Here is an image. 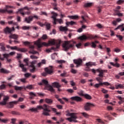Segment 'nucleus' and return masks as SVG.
<instances>
[{"label": "nucleus", "instance_id": "nucleus-19", "mask_svg": "<svg viewBox=\"0 0 124 124\" xmlns=\"http://www.w3.org/2000/svg\"><path fill=\"white\" fill-rule=\"evenodd\" d=\"M118 61L119 60L116 58L114 60L115 63H114V62H110V64H111V65H112V66H115V67H120V66H121V64L118 63Z\"/></svg>", "mask_w": 124, "mask_h": 124}, {"label": "nucleus", "instance_id": "nucleus-23", "mask_svg": "<svg viewBox=\"0 0 124 124\" xmlns=\"http://www.w3.org/2000/svg\"><path fill=\"white\" fill-rule=\"evenodd\" d=\"M38 85H39V86H43V85H45L46 86V87H48V86H49L48 81L46 79L42 80V82H39L38 83Z\"/></svg>", "mask_w": 124, "mask_h": 124}, {"label": "nucleus", "instance_id": "nucleus-43", "mask_svg": "<svg viewBox=\"0 0 124 124\" xmlns=\"http://www.w3.org/2000/svg\"><path fill=\"white\" fill-rule=\"evenodd\" d=\"M81 115H82L84 118H89V117H90V115H89V114L86 112H82Z\"/></svg>", "mask_w": 124, "mask_h": 124}, {"label": "nucleus", "instance_id": "nucleus-22", "mask_svg": "<svg viewBox=\"0 0 124 124\" xmlns=\"http://www.w3.org/2000/svg\"><path fill=\"white\" fill-rule=\"evenodd\" d=\"M57 63H59L60 65L58 66V68H63V66H62V63H64L65 61L64 60H57L56 61Z\"/></svg>", "mask_w": 124, "mask_h": 124}, {"label": "nucleus", "instance_id": "nucleus-59", "mask_svg": "<svg viewBox=\"0 0 124 124\" xmlns=\"http://www.w3.org/2000/svg\"><path fill=\"white\" fill-rule=\"evenodd\" d=\"M30 71L31 73H34V72H35V71H36L35 67V68H32V69H30Z\"/></svg>", "mask_w": 124, "mask_h": 124}, {"label": "nucleus", "instance_id": "nucleus-53", "mask_svg": "<svg viewBox=\"0 0 124 124\" xmlns=\"http://www.w3.org/2000/svg\"><path fill=\"white\" fill-rule=\"evenodd\" d=\"M30 58L32 60H37V59H38V57H37L36 56H34V55H31L30 56Z\"/></svg>", "mask_w": 124, "mask_h": 124}, {"label": "nucleus", "instance_id": "nucleus-31", "mask_svg": "<svg viewBox=\"0 0 124 124\" xmlns=\"http://www.w3.org/2000/svg\"><path fill=\"white\" fill-rule=\"evenodd\" d=\"M14 88L16 91H22L24 87L23 86L19 87L17 86H14Z\"/></svg>", "mask_w": 124, "mask_h": 124}, {"label": "nucleus", "instance_id": "nucleus-55", "mask_svg": "<svg viewBox=\"0 0 124 124\" xmlns=\"http://www.w3.org/2000/svg\"><path fill=\"white\" fill-rule=\"evenodd\" d=\"M96 121L97 123H98V124H104V122H103V121H102V120L100 119H97Z\"/></svg>", "mask_w": 124, "mask_h": 124}, {"label": "nucleus", "instance_id": "nucleus-1", "mask_svg": "<svg viewBox=\"0 0 124 124\" xmlns=\"http://www.w3.org/2000/svg\"><path fill=\"white\" fill-rule=\"evenodd\" d=\"M42 109L43 110L42 115L44 116H50V112H51V110L49 109V106L46 105V104H44L43 106H37V108H32L29 109L30 111H31V112H37L38 110H41Z\"/></svg>", "mask_w": 124, "mask_h": 124}, {"label": "nucleus", "instance_id": "nucleus-50", "mask_svg": "<svg viewBox=\"0 0 124 124\" xmlns=\"http://www.w3.org/2000/svg\"><path fill=\"white\" fill-rule=\"evenodd\" d=\"M102 78H103V77H99L96 78V80H97L99 83H102L101 81H102Z\"/></svg>", "mask_w": 124, "mask_h": 124}, {"label": "nucleus", "instance_id": "nucleus-5", "mask_svg": "<svg viewBox=\"0 0 124 124\" xmlns=\"http://www.w3.org/2000/svg\"><path fill=\"white\" fill-rule=\"evenodd\" d=\"M24 45H29V47L30 49L29 51V54H33V55H35L36 54H38V52L34 51L33 48H34V46L31 44V43L28 41H25L23 42Z\"/></svg>", "mask_w": 124, "mask_h": 124}, {"label": "nucleus", "instance_id": "nucleus-14", "mask_svg": "<svg viewBox=\"0 0 124 124\" xmlns=\"http://www.w3.org/2000/svg\"><path fill=\"white\" fill-rule=\"evenodd\" d=\"M11 49L12 50H16V51H18V52H22L23 53L27 52V49L25 48H18L16 46H11Z\"/></svg>", "mask_w": 124, "mask_h": 124}, {"label": "nucleus", "instance_id": "nucleus-40", "mask_svg": "<svg viewBox=\"0 0 124 124\" xmlns=\"http://www.w3.org/2000/svg\"><path fill=\"white\" fill-rule=\"evenodd\" d=\"M93 4V3H86L84 4L85 7H91Z\"/></svg>", "mask_w": 124, "mask_h": 124}, {"label": "nucleus", "instance_id": "nucleus-29", "mask_svg": "<svg viewBox=\"0 0 124 124\" xmlns=\"http://www.w3.org/2000/svg\"><path fill=\"white\" fill-rule=\"evenodd\" d=\"M19 67H21L22 69L23 72H26L27 71V68L25 67V65L24 64H21V61H19Z\"/></svg>", "mask_w": 124, "mask_h": 124}, {"label": "nucleus", "instance_id": "nucleus-37", "mask_svg": "<svg viewBox=\"0 0 124 124\" xmlns=\"http://www.w3.org/2000/svg\"><path fill=\"white\" fill-rule=\"evenodd\" d=\"M100 86H102V82H100L99 83H96L93 85V87L96 88V89H98Z\"/></svg>", "mask_w": 124, "mask_h": 124}, {"label": "nucleus", "instance_id": "nucleus-12", "mask_svg": "<svg viewBox=\"0 0 124 124\" xmlns=\"http://www.w3.org/2000/svg\"><path fill=\"white\" fill-rule=\"evenodd\" d=\"M45 72H46L47 74H49V75H51L54 73V68H53V66H50L49 67H46L45 68Z\"/></svg>", "mask_w": 124, "mask_h": 124}, {"label": "nucleus", "instance_id": "nucleus-34", "mask_svg": "<svg viewBox=\"0 0 124 124\" xmlns=\"http://www.w3.org/2000/svg\"><path fill=\"white\" fill-rule=\"evenodd\" d=\"M67 27H60V31H67Z\"/></svg>", "mask_w": 124, "mask_h": 124}, {"label": "nucleus", "instance_id": "nucleus-7", "mask_svg": "<svg viewBox=\"0 0 124 124\" xmlns=\"http://www.w3.org/2000/svg\"><path fill=\"white\" fill-rule=\"evenodd\" d=\"M62 41L60 40H53L49 41V44H51V45H56V47H55V49H59L60 48V46H61V43Z\"/></svg>", "mask_w": 124, "mask_h": 124}, {"label": "nucleus", "instance_id": "nucleus-42", "mask_svg": "<svg viewBox=\"0 0 124 124\" xmlns=\"http://www.w3.org/2000/svg\"><path fill=\"white\" fill-rule=\"evenodd\" d=\"M84 97H85L86 99H92V96H91L89 94H85Z\"/></svg>", "mask_w": 124, "mask_h": 124}, {"label": "nucleus", "instance_id": "nucleus-52", "mask_svg": "<svg viewBox=\"0 0 124 124\" xmlns=\"http://www.w3.org/2000/svg\"><path fill=\"white\" fill-rule=\"evenodd\" d=\"M4 59H6L7 60L8 58H9L10 54H3Z\"/></svg>", "mask_w": 124, "mask_h": 124}, {"label": "nucleus", "instance_id": "nucleus-4", "mask_svg": "<svg viewBox=\"0 0 124 124\" xmlns=\"http://www.w3.org/2000/svg\"><path fill=\"white\" fill-rule=\"evenodd\" d=\"M30 9H32V8H29L26 6L19 9L18 11L20 14H21L24 16L26 15H30L31 14Z\"/></svg>", "mask_w": 124, "mask_h": 124}, {"label": "nucleus", "instance_id": "nucleus-24", "mask_svg": "<svg viewBox=\"0 0 124 124\" xmlns=\"http://www.w3.org/2000/svg\"><path fill=\"white\" fill-rule=\"evenodd\" d=\"M0 48L1 49L0 51L2 52H4L5 51V44L4 43H0Z\"/></svg>", "mask_w": 124, "mask_h": 124}, {"label": "nucleus", "instance_id": "nucleus-6", "mask_svg": "<svg viewBox=\"0 0 124 124\" xmlns=\"http://www.w3.org/2000/svg\"><path fill=\"white\" fill-rule=\"evenodd\" d=\"M92 72L93 73H96V72H98L99 74L98 75V76L99 77H103L104 75V73H106L107 72V70H102L100 68L97 69L96 70H95L94 69H91Z\"/></svg>", "mask_w": 124, "mask_h": 124}, {"label": "nucleus", "instance_id": "nucleus-39", "mask_svg": "<svg viewBox=\"0 0 124 124\" xmlns=\"http://www.w3.org/2000/svg\"><path fill=\"white\" fill-rule=\"evenodd\" d=\"M8 24H9V25H14L15 26H18V23L17 22H14L13 20L8 21Z\"/></svg>", "mask_w": 124, "mask_h": 124}, {"label": "nucleus", "instance_id": "nucleus-32", "mask_svg": "<svg viewBox=\"0 0 124 124\" xmlns=\"http://www.w3.org/2000/svg\"><path fill=\"white\" fill-rule=\"evenodd\" d=\"M66 26H74V25H76V22L74 21H70V22H66Z\"/></svg>", "mask_w": 124, "mask_h": 124}, {"label": "nucleus", "instance_id": "nucleus-48", "mask_svg": "<svg viewBox=\"0 0 124 124\" xmlns=\"http://www.w3.org/2000/svg\"><path fill=\"white\" fill-rule=\"evenodd\" d=\"M77 48H81V47H82V46H83V43H79L78 44H77L76 45Z\"/></svg>", "mask_w": 124, "mask_h": 124}, {"label": "nucleus", "instance_id": "nucleus-3", "mask_svg": "<svg viewBox=\"0 0 124 124\" xmlns=\"http://www.w3.org/2000/svg\"><path fill=\"white\" fill-rule=\"evenodd\" d=\"M67 116H68L69 117H71L69 118H68L66 119L67 121L70 122V123H72V122H74V123H77V121L76 120V119L77 118V116H76V114L77 113H70L69 111H67Z\"/></svg>", "mask_w": 124, "mask_h": 124}, {"label": "nucleus", "instance_id": "nucleus-17", "mask_svg": "<svg viewBox=\"0 0 124 124\" xmlns=\"http://www.w3.org/2000/svg\"><path fill=\"white\" fill-rule=\"evenodd\" d=\"M7 8H12L11 6H6V8L5 9H0V12L1 13H5V12H7V13H9V14H11V13H13V11L12 10H9L8 11L7 10Z\"/></svg>", "mask_w": 124, "mask_h": 124}, {"label": "nucleus", "instance_id": "nucleus-10", "mask_svg": "<svg viewBox=\"0 0 124 124\" xmlns=\"http://www.w3.org/2000/svg\"><path fill=\"white\" fill-rule=\"evenodd\" d=\"M86 65L87 67L85 69V70L86 71H90V67L92 66H96L97 65V64L95 62H88L86 63Z\"/></svg>", "mask_w": 124, "mask_h": 124}, {"label": "nucleus", "instance_id": "nucleus-16", "mask_svg": "<svg viewBox=\"0 0 124 124\" xmlns=\"http://www.w3.org/2000/svg\"><path fill=\"white\" fill-rule=\"evenodd\" d=\"M15 31V28H14V27H12V28H10L8 27H6L3 30V31L6 34V33H11V32L13 31Z\"/></svg>", "mask_w": 124, "mask_h": 124}, {"label": "nucleus", "instance_id": "nucleus-54", "mask_svg": "<svg viewBox=\"0 0 124 124\" xmlns=\"http://www.w3.org/2000/svg\"><path fill=\"white\" fill-rule=\"evenodd\" d=\"M79 95L80 96H85V94H84V91H80L79 93H78Z\"/></svg>", "mask_w": 124, "mask_h": 124}, {"label": "nucleus", "instance_id": "nucleus-60", "mask_svg": "<svg viewBox=\"0 0 124 124\" xmlns=\"http://www.w3.org/2000/svg\"><path fill=\"white\" fill-rule=\"evenodd\" d=\"M71 72L73 73V74H76V73H77V70H74L73 68H72L71 70Z\"/></svg>", "mask_w": 124, "mask_h": 124}, {"label": "nucleus", "instance_id": "nucleus-28", "mask_svg": "<svg viewBox=\"0 0 124 124\" xmlns=\"http://www.w3.org/2000/svg\"><path fill=\"white\" fill-rule=\"evenodd\" d=\"M29 94L30 95L29 99H33L34 96H36V94L35 93H33V92H30Z\"/></svg>", "mask_w": 124, "mask_h": 124}, {"label": "nucleus", "instance_id": "nucleus-64", "mask_svg": "<svg viewBox=\"0 0 124 124\" xmlns=\"http://www.w3.org/2000/svg\"><path fill=\"white\" fill-rule=\"evenodd\" d=\"M87 80L85 79H82L80 80L81 84H86Z\"/></svg>", "mask_w": 124, "mask_h": 124}, {"label": "nucleus", "instance_id": "nucleus-2", "mask_svg": "<svg viewBox=\"0 0 124 124\" xmlns=\"http://www.w3.org/2000/svg\"><path fill=\"white\" fill-rule=\"evenodd\" d=\"M74 44H76V42L70 41H65L62 45L64 50L68 51L70 48H73L74 47Z\"/></svg>", "mask_w": 124, "mask_h": 124}, {"label": "nucleus", "instance_id": "nucleus-58", "mask_svg": "<svg viewBox=\"0 0 124 124\" xmlns=\"http://www.w3.org/2000/svg\"><path fill=\"white\" fill-rule=\"evenodd\" d=\"M66 92L69 93H74V91L71 89L66 90Z\"/></svg>", "mask_w": 124, "mask_h": 124}, {"label": "nucleus", "instance_id": "nucleus-15", "mask_svg": "<svg viewBox=\"0 0 124 124\" xmlns=\"http://www.w3.org/2000/svg\"><path fill=\"white\" fill-rule=\"evenodd\" d=\"M17 103H18V102L15 101L10 102L7 104L6 107L7 108H9L10 109L14 108V105H16Z\"/></svg>", "mask_w": 124, "mask_h": 124}, {"label": "nucleus", "instance_id": "nucleus-25", "mask_svg": "<svg viewBox=\"0 0 124 124\" xmlns=\"http://www.w3.org/2000/svg\"><path fill=\"white\" fill-rule=\"evenodd\" d=\"M0 73H4V74H8V73H10V71L4 68H1L0 69Z\"/></svg>", "mask_w": 124, "mask_h": 124}, {"label": "nucleus", "instance_id": "nucleus-44", "mask_svg": "<svg viewBox=\"0 0 124 124\" xmlns=\"http://www.w3.org/2000/svg\"><path fill=\"white\" fill-rule=\"evenodd\" d=\"M51 50H57L56 49V48L54 47H52L51 48H48L47 49H46V52H47V53H50L51 52Z\"/></svg>", "mask_w": 124, "mask_h": 124}, {"label": "nucleus", "instance_id": "nucleus-61", "mask_svg": "<svg viewBox=\"0 0 124 124\" xmlns=\"http://www.w3.org/2000/svg\"><path fill=\"white\" fill-rule=\"evenodd\" d=\"M24 76L26 78H28V77H30V76H31V74L27 73H26V74H24Z\"/></svg>", "mask_w": 124, "mask_h": 124}, {"label": "nucleus", "instance_id": "nucleus-62", "mask_svg": "<svg viewBox=\"0 0 124 124\" xmlns=\"http://www.w3.org/2000/svg\"><path fill=\"white\" fill-rule=\"evenodd\" d=\"M0 105H7L6 101H3L2 102H0Z\"/></svg>", "mask_w": 124, "mask_h": 124}, {"label": "nucleus", "instance_id": "nucleus-9", "mask_svg": "<svg viewBox=\"0 0 124 124\" xmlns=\"http://www.w3.org/2000/svg\"><path fill=\"white\" fill-rule=\"evenodd\" d=\"M97 37V36L95 35H87L86 36L85 35H83L82 36H80L78 37V39H80V40H87V39H94V38H96Z\"/></svg>", "mask_w": 124, "mask_h": 124}, {"label": "nucleus", "instance_id": "nucleus-63", "mask_svg": "<svg viewBox=\"0 0 124 124\" xmlns=\"http://www.w3.org/2000/svg\"><path fill=\"white\" fill-rule=\"evenodd\" d=\"M101 92L103 93H108V91L105 90L104 88H102Z\"/></svg>", "mask_w": 124, "mask_h": 124}, {"label": "nucleus", "instance_id": "nucleus-11", "mask_svg": "<svg viewBox=\"0 0 124 124\" xmlns=\"http://www.w3.org/2000/svg\"><path fill=\"white\" fill-rule=\"evenodd\" d=\"M92 107H94V105L91 103L87 102L84 105V109L85 111H91V108Z\"/></svg>", "mask_w": 124, "mask_h": 124}, {"label": "nucleus", "instance_id": "nucleus-38", "mask_svg": "<svg viewBox=\"0 0 124 124\" xmlns=\"http://www.w3.org/2000/svg\"><path fill=\"white\" fill-rule=\"evenodd\" d=\"M46 103H48V104H52V103H53V100L46 98Z\"/></svg>", "mask_w": 124, "mask_h": 124}, {"label": "nucleus", "instance_id": "nucleus-36", "mask_svg": "<svg viewBox=\"0 0 124 124\" xmlns=\"http://www.w3.org/2000/svg\"><path fill=\"white\" fill-rule=\"evenodd\" d=\"M115 87L117 90H118L119 88H120V89H122V88H124V86L123 84H119V83L118 84V85H116Z\"/></svg>", "mask_w": 124, "mask_h": 124}, {"label": "nucleus", "instance_id": "nucleus-57", "mask_svg": "<svg viewBox=\"0 0 124 124\" xmlns=\"http://www.w3.org/2000/svg\"><path fill=\"white\" fill-rule=\"evenodd\" d=\"M31 29V27L30 26H23L22 27V29L24 30L25 31L27 30H30Z\"/></svg>", "mask_w": 124, "mask_h": 124}, {"label": "nucleus", "instance_id": "nucleus-51", "mask_svg": "<svg viewBox=\"0 0 124 124\" xmlns=\"http://www.w3.org/2000/svg\"><path fill=\"white\" fill-rule=\"evenodd\" d=\"M51 109V110L53 111V112H54V113H57V109L54 108H52L51 107H50L48 106V109Z\"/></svg>", "mask_w": 124, "mask_h": 124}, {"label": "nucleus", "instance_id": "nucleus-27", "mask_svg": "<svg viewBox=\"0 0 124 124\" xmlns=\"http://www.w3.org/2000/svg\"><path fill=\"white\" fill-rule=\"evenodd\" d=\"M18 37H19V36L15 34H11L9 36L10 38H12L13 39H16V40L18 39Z\"/></svg>", "mask_w": 124, "mask_h": 124}, {"label": "nucleus", "instance_id": "nucleus-13", "mask_svg": "<svg viewBox=\"0 0 124 124\" xmlns=\"http://www.w3.org/2000/svg\"><path fill=\"white\" fill-rule=\"evenodd\" d=\"M74 62L77 64L76 67H80V66H82L83 60L81 59H75L74 60Z\"/></svg>", "mask_w": 124, "mask_h": 124}, {"label": "nucleus", "instance_id": "nucleus-21", "mask_svg": "<svg viewBox=\"0 0 124 124\" xmlns=\"http://www.w3.org/2000/svg\"><path fill=\"white\" fill-rule=\"evenodd\" d=\"M71 99H72V100H75L77 102H81V101H83V99L78 96L72 97H71Z\"/></svg>", "mask_w": 124, "mask_h": 124}, {"label": "nucleus", "instance_id": "nucleus-47", "mask_svg": "<svg viewBox=\"0 0 124 124\" xmlns=\"http://www.w3.org/2000/svg\"><path fill=\"white\" fill-rule=\"evenodd\" d=\"M56 22H58V23L61 25L62 24H63V21L62 20V18L61 19H56Z\"/></svg>", "mask_w": 124, "mask_h": 124}, {"label": "nucleus", "instance_id": "nucleus-18", "mask_svg": "<svg viewBox=\"0 0 124 124\" xmlns=\"http://www.w3.org/2000/svg\"><path fill=\"white\" fill-rule=\"evenodd\" d=\"M51 14H53L52 15V16H51V18L53 19L54 20V22H53V24L54 25H57V16H58V14L54 12H51Z\"/></svg>", "mask_w": 124, "mask_h": 124}, {"label": "nucleus", "instance_id": "nucleus-46", "mask_svg": "<svg viewBox=\"0 0 124 124\" xmlns=\"http://www.w3.org/2000/svg\"><path fill=\"white\" fill-rule=\"evenodd\" d=\"M69 18H70V19H78V16H69Z\"/></svg>", "mask_w": 124, "mask_h": 124}, {"label": "nucleus", "instance_id": "nucleus-20", "mask_svg": "<svg viewBox=\"0 0 124 124\" xmlns=\"http://www.w3.org/2000/svg\"><path fill=\"white\" fill-rule=\"evenodd\" d=\"M33 20V17L32 16H29L28 17H25L24 22H26L27 24H31V22H32Z\"/></svg>", "mask_w": 124, "mask_h": 124}, {"label": "nucleus", "instance_id": "nucleus-56", "mask_svg": "<svg viewBox=\"0 0 124 124\" xmlns=\"http://www.w3.org/2000/svg\"><path fill=\"white\" fill-rule=\"evenodd\" d=\"M105 118H108V119H110L111 118V116L110 115L108 114V112H106L105 114Z\"/></svg>", "mask_w": 124, "mask_h": 124}, {"label": "nucleus", "instance_id": "nucleus-45", "mask_svg": "<svg viewBox=\"0 0 124 124\" xmlns=\"http://www.w3.org/2000/svg\"><path fill=\"white\" fill-rule=\"evenodd\" d=\"M106 49H107V55L108 56H111V54H110V52H111V49L109 47H106Z\"/></svg>", "mask_w": 124, "mask_h": 124}, {"label": "nucleus", "instance_id": "nucleus-8", "mask_svg": "<svg viewBox=\"0 0 124 124\" xmlns=\"http://www.w3.org/2000/svg\"><path fill=\"white\" fill-rule=\"evenodd\" d=\"M34 45H36L39 49H40V48H41L42 46H49V44H47L45 42H43L41 43L40 39H39L37 41L34 42Z\"/></svg>", "mask_w": 124, "mask_h": 124}, {"label": "nucleus", "instance_id": "nucleus-49", "mask_svg": "<svg viewBox=\"0 0 124 124\" xmlns=\"http://www.w3.org/2000/svg\"><path fill=\"white\" fill-rule=\"evenodd\" d=\"M124 26V24H121L118 26L116 28H115V31H117V30H120V29H122Z\"/></svg>", "mask_w": 124, "mask_h": 124}, {"label": "nucleus", "instance_id": "nucleus-26", "mask_svg": "<svg viewBox=\"0 0 124 124\" xmlns=\"http://www.w3.org/2000/svg\"><path fill=\"white\" fill-rule=\"evenodd\" d=\"M53 87H54L57 88H61L62 87V85L60 84L59 82H55L52 83Z\"/></svg>", "mask_w": 124, "mask_h": 124}, {"label": "nucleus", "instance_id": "nucleus-30", "mask_svg": "<svg viewBox=\"0 0 124 124\" xmlns=\"http://www.w3.org/2000/svg\"><path fill=\"white\" fill-rule=\"evenodd\" d=\"M46 88H47L48 91H49L51 93H55V89L53 88V87L51 85H48Z\"/></svg>", "mask_w": 124, "mask_h": 124}, {"label": "nucleus", "instance_id": "nucleus-35", "mask_svg": "<svg viewBox=\"0 0 124 124\" xmlns=\"http://www.w3.org/2000/svg\"><path fill=\"white\" fill-rule=\"evenodd\" d=\"M24 90H26V89H28V90H33L34 88L32 87V85H30L27 86L26 87H24Z\"/></svg>", "mask_w": 124, "mask_h": 124}, {"label": "nucleus", "instance_id": "nucleus-33", "mask_svg": "<svg viewBox=\"0 0 124 124\" xmlns=\"http://www.w3.org/2000/svg\"><path fill=\"white\" fill-rule=\"evenodd\" d=\"M45 26H46V28L47 31H49V30L51 29V24L49 23L46 22L45 23Z\"/></svg>", "mask_w": 124, "mask_h": 124}, {"label": "nucleus", "instance_id": "nucleus-41", "mask_svg": "<svg viewBox=\"0 0 124 124\" xmlns=\"http://www.w3.org/2000/svg\"><path fill=\"white\" fill-rule=\"evenodd\" d=\"M115 15H117L118 16H119L120 17H122L123 16V14L120 13V11H119V10H116L115 12Z\"/></svg>", "mask_w": 124, "mask_h": 124}]
</instances>
